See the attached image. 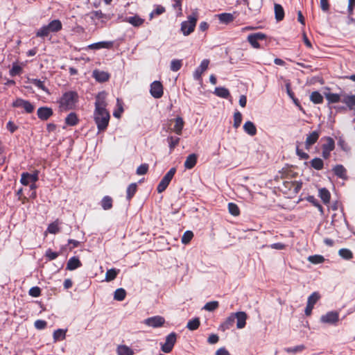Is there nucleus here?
<instances>
[{"label":"nucleus","instance_id":"72a5a7b5","mask_svg":"<svg viewBox=\"0 0 355 355\" xmlns=\"http://www.w3.org/2000/svg\"><path fill=\"white\" fill-rule=\"evenodd\" d=\"M116 352L118 355H133V350L125 345H121L117 347Z\"/></svg>","mask_w":355,"mask_h":355},{"label":"nucleus","instance_id":"1a4fd4ad","mask_svg":"<svg viewBox=\"0 0 355 355\" xmlns=\"http://www.w3.org/2000/svg\"><path fill=\"white\" fill-rule=\"evenodd\" d=\"M334 148V140L330 137H327L326 142L322 145V157L325 159H329L331 155V152L333 151Z\"/></svg>","mask_w":355,"mask_h":355},{"label":"nucleus","instance_id":"2f4dec72","mask_svg":"<svg viewBox=\"0 0 355 355\" xmlns=\"http://www.w3.org/2000/svg\"><path fill=\"white\" fill-rule=\"evenodd\" d=\"M319 197L321 198L324 204L329 203L331 199V193L326 188L319 189Z\"/></svg>","mask_w":355,"mask_h":355},{"label":"nucleus","instance_id":"7c9ffc66","mask_svg":"<svg viewBox=\"0 0 355 355\" xmlns=\"http://www.w3.org/2000/svg\"><path fill=\"white\" fill-rule=\"evenodd\" d=\"M79 122L78 117L75 112H71L65 118V123L67 125L74 126Z\"/></svg>","mask_w":355,"mask_h":355},{"label":"nucleus","instance_id":"dca6fc26","mask_svg":"<svg viewBox=\"0 0 355 355\" xmlns=\"http://www.w3.org/2000/svg\"><path fill=\"white\" fill-rule=\"evenodd\" d=\"M38 171H37L33 174L25 172L21 174L20 182L23 185L27 186L31 182L33 183L36 182L38 180Z\"/></svg>","mask_w":355,"mask_h":355},{"label":"nucleus","instance_id":"20e7f679","mask_svg":"<svg viewBox=\"0 0 355 355\" xmlns=\"http://www.w3.org/2000/svg\"><path fill=\"white\" fill-rule=\"evenodd\" d=\"M198 19V12H193L187 17V21H184L181 23L180 31L184 36H188L194 31Z\"/></svg>","mask_w":355,"mask_h":355},{"label":"nucleus","instance_id":"9d476101","mask_svg":"<svg viewBox=\"0 0 355 355\" xmlns=\"http://www.w3.org/2000/svg\"><path fill=\"white\" fill-rule=\"evenodd\" d=\"M13 107H23L28 114L32 113L35 110V106L28 101L17 98L12 104Z\"/></svg>","mask_w":355,"mask_h":355},{"label":"nucleus","instance_id":"7ed1b4c3","mask_svg":"<svg viewBox=\"0 0 355 355\" xmlns=\"http://www.w3.org/2000/svg\"><path fill=\"white\" fill-rule=\"evenodd\" d=\"M94 119L98 132H104L108 126L110 115L107 110H94Z\"/></svg>","mask_w":355,"mask_h":355},{"label":"nucleus","instance_id":"a211bd4d","mask_svg":"<svg viewBox=\"0 0 355 355\" xmlns=\"http://www.w3.org/2000/svg\"><path fill=\"white\" fill-rule=\"evenodd\" d=\"M234 316L235 317V320H236V327L238 329H243L245 327L246 320L248 318V315L244 311H239L236 313H233Z\"/></svg>","mask_w":355,"mask_h":355},{"label":"nucleus","instance_id":"473e14b6","mask_svg":"<svg viewBox=\"0 0 355 355\" xmlns=\"http://www.w3.org/2000/svg\"><path fill=\"white\" fill-rule=\"evenodd\" d=\"M101 205L104 210H109L113 206V200L109 196H105L101 201Z\"/></svg>","mask_w":355,"mask_h":355},{"label":"nucleus","instance_id":"49530a36","mask_svg":"<svg viewBox=\"0 0 355 355\" xmlns=\"http://www.w3.org/2000/svg\"><path fill=\"white\" fill-rule=\"evenodd\" d=\"M126 296V291L125 289L120 288H117L114 295V299L117 301H123Z\"/></svg>","mask_w":355,"mask_h":355},{"label":"nucleus","instance_id":"ddd939ff","mask_svg":"<svg viewBox=\"0 0 355 355\" xmlns=\"http://www.w3.org/2000/svg\"><path fill=\"white\" fill-rule=\"evenodd\" d=\"M339 320V314L337 311H329L321 316L320 321L323 323L331 324H336Z\"/></svg>","mask_w":355,"mask_h":355},{"label":"nucleus","instance_id":"0e129e2a","mask_svg":"<svg viewBox=\"0 0 355 355\" xmlns=\"http://www.w3.org/2000/svg\"><path fill=\"white\" fill-rule=\"evenodd\" d=\"M47 325V322L45 320H37L35 323L34 326L37 329L42 330L46 328Z\"/></svg>","mask_w":355,"mask_h":355},{"label":"nucleus","instance_id":"680f3d73","mask_svg":"<svg viewBox=\"0 0 355 355\" xmlns=\"http://www.w3.org/2000/svg\"><path fill=\"white\" fill-rule=\"evenodd\" d=\"M304 349H305L304 345H297V346H295V347H293L286 348L285 351L288 352V353L295 354L297 352L303 351Z\"/></svg>","mask_w":355,"mask_h":355},{"label":"nucleus","instance_id":"0eeeda50","mask_svg":"<svg viewBox=\"0 0 355 355\" xmlns=\"http://www.w3.org/2000/svg\"><path fill=\"white\" fill-rule=\"evenodd\" d=\"M177 340V334L171 332L166 337V340L164 344L162 345V351L164 353H170Z\"/></svg>","mask_w":355,"mask_h":355},{"label":"nucleus","instance_id":"f8f14e48","mask_svg":"<svg viewBox=\"0 0 355 355\" xmlns=\"http://www.w3.org/2000/svg\"><path fill=\"white\" fill-rule=\"evenodd\" d=\"M209 60L207 59L203 60L200 66L193 72V78L198 81H202V73L208 69Z\"/></svg>","mask_w":355,"mask_h":355},{"label":"nucleus","instance_id":"412c9836","mask_svg":"<svg viewBox=\"0 0 355 355\" xmlns=\"http://www.w3.org/2000/svg\"><path fill=\"white\" fill-rule=\"evenodd\" d=\"M92 76L99 83H104L109 80L110 74L104 71L95 69L93 71Z\"/></svg>","mask_w":355,"mask_h":355},{"label":"nucleus","instance_id":"423d86ee","mask_svg":"<svg viewBox=\"0 0 355 355\" xmlns=\"http://www.w3.org/2000/svg\"><path fill=\"white\" fill-rule=\"evenodd\" d=\"M267 35L265 33L259 32L250 34L247 37V41L250 44L254 49H261L259 41L266 40Z\"/></svg>","mask_w":355,"mask_h":355},{"label":"nucleus","instance_id":"4468645a","mask_svg":"<svg viewBox=\"0 0 355 355\" xmlns=\"http://www.w3.org/2000/svg\"><path fill=\"white\" fill-rule=\"evenodd\" d=\"M165 322V319L160 315H156L147 318L145 320V324L153 328H157L163 326Z\"/></svg>","mask_w":355,"mask_h":355},{"label":"nucleus","instance_id":"39448f33","mask_svg":"<svg viewBox=\"0 0 355 355\" xmlns=\"http://www.w3.org/2000/svg\"><path fill=\"white\" fill-rule=\"evenodd\" d=\"M175 173L176 168L173 167L162 178L157 187V191L159 193L164 192L166 189Z\"/></svg>","mask_w":355,"mask_h":355},{"label":"nucleus","instance_id":"e433bc0d","mask_svg":"<svg viewBox=\"0 0 355 355\" xmlns=\"http://www.w3.org/2000/svg\"><path fill=\"white\" fill-rule=\"evenodd\" d=\"M325 98L329 103H336L342 101L340 94L335 93H327L325 94Z\"/></svg>","mask_w":355,"mask_h":355},{"label":"nucleus","instance_id":"052dcab7","mask_svg":"<svg viewBox=\"0 0 355 355\" xmlns=\"http://www.w3.org/2000/svg\"><path fill=\"white\" fill-rule=\"evenodd\" d=\"M59 253L58 252H53L52 251L51 249H48L46 251V253H45V257L49 260V261H52V260H54L58 256H59Z\"/></svg>","mask_w":355,"mask_h":355},{"label":"nucleus","instance_id":"13d9d810","mask_svg":"<svg viewBox=\"0 0 355 355\" xmlns=\"http://www.w3.org/2000/svg\"><path fill=\"white\" fill-rule=\"evenodd\" d=\"M47 231L50 234H58V232H60V227L58 226V221H55V222L49 224L47 227Z\"/></svg>","mask_w":355,"mask_h":355},{"label":"nucleus","instance_id":"393cba45","mask_svg":"<svg viewBox=\"0 0 355 355\" xmlns=\"http://www.w3.org/2000/svg\"><path fill=\"white\" fill-rule=\"evenodd\" d=\"M235 322V317L233 313L226 318V320L220 325L219 329L222 331H225L233 327Z\"/></svg>","mask_w":355,"mask_h":355},{"label":"nucleus","instance_id":"de8ad7c7","mask_svg":"<svg viewBox=\"0 0 355 355\" xmlns=\"http://www.w3.org/2000/svg\"><path fill=\"white\" fill-rule=\"evenodd\" d=\"M321 296L318 292H313L307 300V303L313 306L320 299Z\"/></svg>","mask_w":355,"mask_h":355},{"label":"nucleus","instance_id":"b1692460","mask_svg":"<svg viewBox=\"0 0 355 355\" xmlns=\"http://www.w3.org/2000/svg\"><path fill=\"white\" fill-rule=\"evenodd\" d=\"M82 266V263L77 257H71L67 263L66 269L68 270H73Z\"/></svg>","mask_w":355,"mask_h":355},{"label":"nucleus","instance_id":"9b49d317","mask_svg":"<svg viewBox=\"0 0 355 355\" xmlns=\"http://www.w3.org/2000/svg\"><path fill=\"white\" fill-rule=\"evenodd\" d=\"M150 93L155 98H160L164 94L163 85L159 81H154L150 85Z\"/></svg>","mask_w":355,"mask_h":355},{"label":"nucleus","instance_id":"69168bd1","mask_svg":"<svg viewBox=\"0 0 355 355\" xmlns=\"http://www.w3.org/2000/svg\"><path fill=\"white\" fill-rule=\"evenodd\" d=\"M116 103H117V105L119 106V110L115 111L113 113V115L116 118H120L122 112H123V108L122 106V103L119 98H117Z\"/></svg>","mask_w":355,"mask_h":355},{"label":"nucleus","instance_id":"6e6d98bb","mask_svg":"<svg viewBox=\"0 0 355 355\" xmlns=\"http://www.w3.org/2000/svg\"><path fill=\"white\" fill-rule=\"evenodd\" d=\"M193 237V233L191 231H186L182 236L181 241L183 244H188Z\"/></svg>","mask_w":355,"mask_h":355},{"label":"nucleus","instance_id":"2eb2a0df","mask_svg":"<svg viewBox=\"0 0 355 355\" xmlns=\"http://www.w3.org/2000/svg\"><path fill=\"white\" fill-rule=\"evenodd\" d=\"M320 135V132L319 130L313 131L306 135L305 141V148L306 150H309L318 141Z\"/></svg>","mask_w":355,"mask_h":355},{"label":"nucleus","instance_id":"09e8293b","mask_svg":"<svg viewBox=\"0 0 355 355\" xmlns=\"http://www.w3.org/2000/svg\"><path fill=\"white\" fill-rule=\"evenodd\" d=\"M308 260L313 264H318L323 263L324 261V258L322 255L315 254L309 256L308 257Z\"/></svg>","mask_w":355,"mask_h":355},{"label":"nucleus","instance_id":"c03bdc74","mask_svg":"<svg viewBox=\"0 0 355 355\" xmlns=\"http://www.w3.org/2000/svg\"><path fill=\"white\" fill-rule=\"evenodd\" d=\"M200 324V321L199 318H195L192 320H190L187 324V328H188L191 331H194L198 329Z\"/></svg>","mask_w":355,"mask_h":355},{"label":"nucleus","instance_id":"6e6552de","mask_svg":"<svg viewBox=\"0 0 355 355\" xmlns=\"http://www.w3.org/2000/svg\"><path fill=\"white\" fill-rule=\"evenodd\" d=\"M107 94L105 91H102L98 92L96 96V101H95V110L96 111L99 110H107L106 107L107 105L106 99H107Z\"/></svg>","mask_w":355,"mask_h":355},{"label":"nucleus","instance_id":"e2e57ef3","mask_svg":"<svg viewBox=\"0 0 355 355\" xmlns=\"http://www.w3.org/2000/svg\"><path fill=\"white\" fill-rule=\"evenodd\" d=\"M28 293L32 297H37L41 295V289L38 286H33L30 288Z\"/></svg>","mask_w":355,"mask_h":355},{"label":"nucleus","instance_id":"f704fd0d","mask_svg":"<svg viewBox=\"0 0 355 355\" xmlns=\"http://www.w3.org/2000/svg\"><path fill=\"white\" fill-rule=\"evenodd\" d=\"M137 191V183L130 184L126 190V199L130 201L133 198Z\"/></svg>","mask_w":355,"mask_h":355},{"label":"nucleus","instance_id":"5fc2aeb1","mask_svg":"<svg viewBox=\"0 0 355 355\" xmlns=\"http://www.w3.org/2000/svg\"><path fill=\"white\" fill-rule=\"evenodd\" d=\"M90 18L92 20L101 19L103 18L107 19L106 15L103 13L101 10H94L90 13Z\"/></svg>","mask_w":355,"mask_h":355},{"label":"nucleus","instance_id":"58836bf2","mask_svg":"<svg viewBox=\"0 0 355 355\" xmlns=\"http://www.w3.org/2000/svg\"><path fill=\"white\" fill-rule=\"evenodd\" d=\"M119 272L120 270L116 268H111L110 270H107L105 274V281L111 282L114 280L116 277Z\"/></svg>","mask_w":355,"mask_h":355},{"label":"nucleus","instance_id":"a18cd8bd","mask_svg":"<svg viewBox=\"0 0 355 355\" xmlns=\"http://www.w3.org/2000/svg\"><path fill=\"white\" fill-rule=\"evenodd\" d=\"M29 81L31 83L34 85L35 87L43 90L46 93L49 94V89L45 87L43 81H42L39 79H37V78L30 79Z\"/></svg>","mask_w":355,"mask_h":355},{"label":"nucleus","instance_id":"5701e85b","mask_svg":"<svg viewBox=\"0 0 355 355\" xmlns=\"http://www.w3.org/2000/svg\"><path fill=\"white\" fill-rule=\"evenodd\" d=\"M335 175L343 180L347 179V170L342 164H337L332 168Z\"/></svg>","mask_w":355,"mask_h":355},{"label":"nucleus","instance_id":"c9c22d12","mask_svg":"<svg viewBox=\"0 0 355 355\" xmlns=\"http://www.w3.org/2000/svg\"><path fill=\"white\" fill-rule=\"evenodd\" d=\"M275 15L277 21H282L284 17V10L283 7L278 3H275Z\"/></svg>","mask_w":355,"mask_h":355},{"label":"nucleus","instance_id":"aec40b11","mask_svg":"<svg viewBox=\"0 0 355 355\" xmlns=\"http://www.w3.org/2000/svg\"><path fill=\"white\" fill-rule=\"evenodd\" d=\"M113 46H114V42L103 41V42H98L96 43L89 44L88 46V49H92V50H98L101 49H110L113 47Z\"/></svg>","mask_w":355,"mask_h":355},{"label":"nucleus","instance_id":"4d7b16f0","mask_svg":"<svg viewBox=\"0 0 355 355\" xmlns=\"http://www.w3.org/2000/svg\"><path fill=\"white\" fill-rule=\"evenodd\" d=\"M182 66V61L181 60H173L171 62V70L173 71H179Z\"/></svg>","mask_w":355,"mask_h":355},{"label":"nucleus","instance_id":"79ce46f5","mask_svg":"<svg viewBox=\"0 0 355 355\" xmlns=\"http://www.w3.org/2000/svg\"><path fill=\"white\" fill-rule=\"evenodd\" d=\"M53 337V340L55 343L58 340H62L65 339L66 330H63L62 329H58L54 331Z\"/></svg>","mask_w":355,"mask_h":355},{"label":"nucleus","instance_id":"c756f323","mask_svg":"<svg viewBox=\"0 0 355 355\" xmlns=\"http://www.w3.org/2000/svg\"><path fill=\"white\" fill-rule=\"evenodd\" d=\"M243 130L250 136H254L257 132L255 125L250 121H248L244 123Z\"/></svg>","mask_w":355,"mask_h":355},{"label":"nucleus","instance_id":"a878e982","mask_svg":"<svg viewBox=\"0 0 355 355\" xmlns=\"http://www.w3.org/2000/svg\"><path fill=\"white\" fill-rule=\"evenodd\" d=\"M166 141L169 147V153L171 154L173 152L175 147L179 145L180 138L176 136H168L166 139Z\"/></svg>","mask_w":355,"mask_h":355},{"label":"nucleus","instance_id":"774afa93","mask_svg":"<svg viewBox=\"0 0 355 355\" xmlns=\"http://www.w3.org/2000/svg\"><path fill=\"white\" fill-rule=\"evenodd\" d=\"M328 1L329 0H320V8L324 12L329 10V3Z\"/></svg>","mask_w":355,"mask_h":355},{"label":"nucleus","instance_id":"f257e3e1","mask_svg":"<svg viewBox=\"0 0 355 355\" xmlns=\"http://www.w3.org/2000/svg\"><path fill=\"white\" fill-rule=\"evenodd\" d=\"M78 101V94L76 92L69 91L64 92L58 101L59 108L61 112L72 110Z\"/></svg>","mask_w":355,"mask_h":355},{"label":"nucleus","instance_id":"8fccbe9b","mask_svg":"<svg viewBox=\"0 0 355 355\" xmlns=\"http://www.w3.org/2000/svg\"><path fill=\"white\" fill-rule=\"evenodd\" d=\"M229 212L234 216H237L240 214V209L238 205L234 202H230L228 204Z\"/></svg>","mask_w":355,"mask_h":355},{"label":"nucleus","instance_id":"ea45409f","mask_svg":"<svg viewBox=\"0 0 355 355\" xmlns=\"http://www.w3.org/2000/svg\"><path fill=\"white\" fill-rule=\"evenodd\" d=\"M23 69L21 66H19L17 63L14 62L12 64V68L10 69L9 73L10 76L15 77L16 76H19L22 73Z\"/></svg>","mask_w":355,"mask_h":355},{"label":"nucleus","instance_id":"bf43d9fd","mask_svg":"<svg viewBox=\"0 0 355 355\" xmlns=\"http://www.w3.org/2000/svg\"><path fill=\"white\" fill-rule=\"evenodd\" d=\"M149 168V165L148 164H142L139 166L137 167L136 173L138 175H145L148 173Z\"/></svg>","mask_w":355,"mask_h":355},{"label":"nucleus","instance_id":"bb28decb","mask_svg":"<svg viewBox=\"0 0 355 355\" xmlns=\"http://www.w3.org/2000/svg\"><path fill=\"white\" fill-rule=\"evenodd\" d=\"M198 157L196 154H190L189 156H187L184 166L187 169H191L193 168L196 163H197Z\"/></svg>","mask_w":355,"mask_h":355},{"label":"nucleus","instance_id":"37998d69","mask_svg":"<svg viewBox=\"0 0 355 355\" xmlns=\"http://www.w3.org/2000/svg\"><path fill=\"white\" fill-rule=\"evenodd\" d=\"M311 166L315 170H322L324 167V162L322 159L315 157L310 162Z\"/></svg>","mask_w":355,"mask_h":355},{"label":"nucleus","instance_id":"3c124183","mask_svg":"<svg viewBox=\"0 0 355 355\" xmlns=\"http://www.w3.org/2000/svg\"><path fill=\"white\" fill-rule=\"evenodd\" d=\"M242 122V114L239 111H236L234 114V123L233 126L237 129Z\"/></svg>","mask_w":355,"mask_h":355},{"label":"nucleus","instance_id":"338daca9","mask_svg":"<svg viewBox=\"0 0 355 355\" xmlns=\"http://www.w3.org/2000/svg\"><path fill=\"white\" fill-rule=\"evenodd\" d=\"M296 154L301 159H308L309 158V155L302 150L300 149L298 146L296 147Z\"/></svg>","mask_w":355,"mask_h":355},{"label":"nucleus","instance_id":"f3484780","mask_svg":"<svg viewBox=\"0 0 355 355\" xmlns=\"http://www.w3.org/2000/svg\"><path fill=\"white\" fill-rule=\"evenodd\" d=\"M38 118L42 121H46L53 114V111L49 107H41L37 111Z\"/></svg>","mask_w":355,"mask_h":355},{"label":"nucleus","instance_id":"4be33fe9","mask_svg":"<svg viewBox=\"0 0 355 355\" xmlns=\"http://www.w3.org/2000/svg\"><path fill=\"white\" fill-rule=\"evenodd\" d=\"M123 21L130 24L135 27H139L143 25L145 19L141 18L139 15H135L134 16L126 17Z\"/></svg>","mask_w":355,"mask_h":355},{"label":"nucleus","instance_id":"603ef678","mask_svg":"<svg viewBox=\"0 0 355 355\" xmlns=\"http://www.w3.org/2000/svg\"><path fill=\"white\" fill-rule=\"evenodd\" d=\"M219 306V303L218 301H211L205 304L203 309L208 311H214Z\"/></svg>","mask_w":355,"mask_h":355},{"label":"nucleus","instance_id":"864d4df0","mask_svg":"<svg viewBox=\"0 0 355 355\" xmlns=\"http://www.w3.org/2000/svg\"><path fill=\"white\" fill-rule=\"evenodd\" d=\"M339 255L345 259H351L353 257V254L351 250L342 248L338 251Z\"/></svg>","mask_w":355,"mask_h":355},{"label":"nucleus","instance_id":"c85d7f7f","mask_svg":"<svg viewBox=\"0 0 355 355\" xmlns=\"http://www.w3.org/2000/svg\"><path fill=\"white\" fill-rule=\"evenodd\" d=\"M220 23L228 24L232 22L234 17L232 13L224 12L216 15Z\"/></svg>","mask_w":355,"mask_h":355},{"label":"nucleus","instance_id":"4c0bfd02","mask_svg":"<svg viewBox=\"0 0 355 355\" xmlns=\"http://www.w3.org/2000/svg\"><path fill=\"white\" fill-rule=\"evenodd\" d=\"M322 95L317 91L313 92L310 95V100L315 104H320L323 103Z\"/></svg>","mask_w":355,"mask_h":355},{"label":"nucleus","instance_id":"6ab92c4d","mask_svg":"<svg viewBox=\"0 0 355 355\" xmlns=\"http://www.w3.org/2000/svg\"><path fill=\"white\" fill-rule=\"evenodd\" d=\"M171 121L175 122V125L173 128H171V131L178 135H181L184 125V121L183 119L181 116H178L174 119H171Z\"/></svg>","mask_w":355,"mask_h":355},{"label":"nucleus","instance_id":"a19ab883","mask_svg":"<svg viewBox=\"0 0 355 355\" xmlns=\"http://www.w3.org/2000/svg\"><path fill=\"white\" fill-rule=\"evenodd\" d=\"M214 94L221 98H227L230 96V93L229 90L225 87H216L215 89Z\"/></svg>","mask_w":355,"mask_h":355},{"label":"nucleus","instance_id":"cd10ccee","mask_svg":"<svg viewBox=\"0 0 355 355\" xmlns=\"http://www.w3.org/2000/svg\"><path fill=\"white\" fill-rule=\"evenodd\" d=\"M341 102L345 103L349 110H354L355 107V94H347L344 96Z\"/></svg>","mask_w":355,"mask_h":355},{"label":"nucleus","instance_id":"f03ea898","mask_svg":"<svg viewBox=\"0 0 355 355\" xmlns=\"http://www.w3.org/2000/svg\"><path fill=\"white\" fill-rule=\"evenodd\" d=\"M62 28L60 20L53 19L48 24L42 26L35 33L37 37L45 38L50 35L51 33H58Z\"/></svg>","mask_w":355,"mask_h":355}]
</instances>
